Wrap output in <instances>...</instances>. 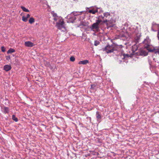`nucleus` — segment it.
<instances>
[{
  "label": "nucleus",
  "mask_w": 159,
  "mask_h": 159,
  "mask_svg": "<svg viewBox=\"0 0 159 159\" xmlns=\"http://www.w3.org/2000/svg\"><path fill=\"white\" fill-rule=\"evenodd\" d=\"M100 50L103 52H105L107 54L113 53L117 56V61L120 64L124 61V59L125 57V55L122 54L120 51V49L114 45H107L104 48H102Z\"/></svg>",
  "instance_id": "obj_1"
},
{
  "label": "nucleus",
  "mask_w": 159,
  "mask_h": 159,
  "mask_svg": "<svg viewBox=\"0 0 159 159\" xmlns=\"http://www.w3.org/2000/svg\"><path fill=\"white\" fill-rule=\"evenodd\" d=\"M151 40L149 37L147 36L143 43L144 44V48H146L150 52H153L156 54H159V45L158 48L157 49L153 48L151 49L150 48V45Z\"/></svg>",
  "instance_id": "obj_2"
},
{
  "label": "nucleus",
  "mask_w": 159,
  "mask_h": 159,
  "mask_svg": "<svg viewBox=\"0 0 159 159\" xmlns=\"http://www.w3.org/2000/svg\"><path fill=\"white\" fill-rule=\"evenodd\" d=\"M130 29L131 31V33H134V40L136 44L138 43L141 36V33L139 30L138 28L136 26L134 27H131Z\"/></svg>",
  "instance_id": "obj_3"
},
{
  "label": "nucleus",
  "mask_w": 159,
  "mask_h": 159,
  "mask_svg": "<svg viewBox=\"0 0 159 159\" xmlns=\"http://www.w3.org/2000/svg\"><path fill=\"white\" fill-rule=\"evenodd\" d=\"M96 20H99L100 23L102 21L104 23L107 22V25H108L109 27H113L115 25L114 23H112L111 22V21L107 20V19L105 18L104 16H103L102 15L99 16L98 19Z\"/></svg>",
  "instance_id": "obj_4"
},
{
  "label": "nucleus",
  "mask_w": 159,
  "mask_h": 159,
  "mask_svg": "<svg viewBox=\"0 0 159 159\" xmlns=\"http://www.w3.org/2000/svg\"><path fill=\"white\" fill-rule=\"evenodd\" d=\"M100 23L99 20H96V22L93 23L89 28L91 31L93 32L99 31L100 27Z\"/></svg>",
  "instance_id": "obj_5"
},
{
  "label": "nucleus",
  "mask_w": 159,
  "mask_h": 159,
  "mask_svg": "<svg viewBox=\"0 0 159 159\" xmlns=\"http://www.w3.org/2000/svg\"><path fill=\"white\" fill-rule=\"evenodd\" d=\"M77 13L78 12L77 11L75 12H73L71 14L68 15L67 16V18H68L67 22L68 23H74L76 19L75 16L78 15L77 14Z\"/></svg>",
  "instance_id": "obj_6"
},
{
  "label": "nucleus",
  "mask_w": 159,
  "mask_h": 159,
  "mask_svg": "<svg viewBox=\"0 0 159 159\" xmlns=\"http://www.w3.org/2000/svg\"><path fill=\"white\" fill-rule=\"evenodd\" d=\"M90 8H91V9L89 11V12L93 14H95L96 13L98 12V9L100 10L102 9L100 7H96V6L90 7Z\"/></svg>",
  "instance_id": "obj_7"
},
{
  "label": "nucleus",
  "mask_w": 159,
  "mask_h": 159,
  "mask_svg": "<svg viewBox=\"0 0 159 159\" xmlns=\"http://www.w3.org/2000/svg\"><path fill=\"white\" fill-rule=\"evenodd\" d=\"M64 23L61 24L56 23V26L58 29L61 30L62 31H64L66 30V29L64 25Z\"/></svg>",
  "instance_id": "obj_8"
},
{
  "label": "nucleus",
  "mask_w": 159,
  "mask_h": 159,
  "mask_svg": "<svg viewBox=\"0 0 159 159\" xmlns=\"http://www.w3.org/2000/svg\"><path fill=\"white\" fill-rule=\"evenodd\" d=\"M159 27V24H157L155 23H153L151 27L152 30V31L156 32L157 31L156 28H158Z\"/></svg>",
  "instance_id": "obj_9"
},
{
  "label": "nucleus",
  "mask_w": 159,
  "mask_h": 159,
  "mask_svg": "<svg viewBox=\"0 0 159 159\" xmlns=\"http://www.w3.org/2000/svg\"><path fill=\"white\" fill-rule=\"evenodd\" d=\"M25 45L27 47H32L34 46L35 45L33 43L30 41H28L25 42Z\"/></svg>",
  "instance_id": "obj_10"
},
{
  "label": "nucleus",
  "mask_w": 159,
  "mask_h": 159,
  "mask_svg": "<svg viewBox=\"0 0 159 159\" xmlns=\"http://www.w3.org/2000/svg\"><path fill=\"white\" fill-rule=\"evenodd\" d=\"M51 13L53 17V19L54 21H57V19L60 17V16H58L57 15V14L56 13H55L54 11H51Z\"/></svg>",
  "instance_id": "obj_11"
},
{
  "label": "nucleus",
  "mask_w": 159,
  "mask_h": 159,
  "mask_svg": "<svg viewBox=\"0 0 159 159\" xmlns=\"http://www.w3.org/2000/svg\"><path fill=\"white\" fill-rule=\"evenodd\" d=\"M2 111L4 114L9 113V109L8 107L4 106L3 108L2 107Z\"/></svg>",
  "instance_id": "obj_12"
},
{
  "label": "nucleus",
  "mask_w": 159,
  "mask_h": 159,
  "mask_svg": "<svg viewBox=\"0 0 159 159\" xmlns=\"http://www.w3.org/2000/svg\"><path fill=\"white\" fill-rule=\"evenodd\" d=\"M96 117L97 121L99 122H100L101 121V116L99 112L98 111L96 112Z\"/></svg>",
  "instance_id": "obj_13"
},
{
  "label": "nucleus",
  "mask_w": 159,
  "mask_h": 159,
  "mask_svg": "<svg viewBox=\"0 0 159 159\" xmlns=\"http://www.w3.org/2000/svg\"><path fill=\"white\" fill-rule=\"evenodd\" d=\"M89 61L87 60H85L83 61H80L78 62V64L79 65H86L87 63H89Z\"/></svg>",
  "instance_id": "obj_14"
},
{
  "label": "nucleus",
  "mask_w": 159,
  "mask_h": 159,
  "mask_svg": "<svg viewBox=\"0 0 159 159\" xmlns=\"http://www.w3.org/2000/svg\"><path fill=\"white\" fill-rule=\"evenodd\" d=\"M3 68L6 71H8L11 69V67L10 65H5L4 66Z\"/></svg>",
  "instance_id": "obj_15"
},
{
  "label": "nucleus",
  "mask_w": 159,
  "mask_h": 159,
  "mask_svg": "<svg viewBox=\"0 0 159 159\" xmlns=\"http://www.w3.org/2000/svg\"><path fill=\"white\" fill-rule=\"evenodd\" d=\"M57 19V21H57L56 22V23H58L60 24L64 23L63 19L61 16H60V17H59Z\"/></svg>",
  "instance_id": "obj_16"
},
{
  "label": "nucleus",
  "mask_w": 159,
  "mask_h": 159,
  "mask_svg": "<svg viewBox=\"0 0 159 159\" xmlns=\"http://www.w3.org/2000/svg\"><path fill=\"white\" fill-rule=\"evenodd\" d=\"M110 13L108 12H106L105 13H104L103 14V16H104V17L105 18L107 19V18L109 19L110 17Z\"/></svg>",
  "instance_id": "obj_17"
},
{
  "label": "nucleus",
  "mask_w": 159,
  "mask_h": 159,
  "mask_svg": "<svg viewBox=\"0 0 159 159\" xmlns=\"http://www.w3.org/2000/svg\"><path fill=\"white\" fill-rule=\"evenodd\" d=\"M132 51L133 52L136 51L138 49L137 46L136 45V44L133 45L132 46Z\"/></svg>",
  "instance_id": "obj_18"
},
{
  "label": "nucleus",
  "mask_w": 159,
  "mask_h": 159,
  "mask_svg": "<svg viewBox=\"0 0 159 159\" xmlns=\"http://www.w3.org/2000/svg\"><path fill=\"white\" fill-rule=\"evenodd\" d=\"M98 87L96 84H93L91 85L90 89L91 90H96Z\"/></svg>",
  "instance_id": "obj_19"
},
{
  "label": "nucleus",
  "mask_w": 159,
  "mask_h": 159,
  "mask_svg": "<svg viewBox=\"0 0 159 159\" xmlns=\"http://www.w3.org/2000/svg\"><path fill=\"white\" fill-rule=\"evenodd\" d=\"M15 52V50L14 49L10 48L7 52V54H10Z\"/></svg>",
  "instance_id": "obj_20"
},
{
  "label": "nucleus",
  "mask_w": 159,
  "mask_h": 159,
  "mask_svg": "<svg viewBox=\"0 0 159 159\" xmlns=\"http://www.w3.org/2000/svg\"><path fill=\"white\" fill-rule=\"evenodd\" d=\"M20 8L22 10L25 12H29L30 11L28 9L26 8L24 6H21Z\"/></svg>",
  "instance_id": "obj_21"
},
{
  "label": "nucleus",
  "mask_w": 159,
  "mask_h": 159,
  "mask_svg": "<svg viewBox=\"0 0 159 159\" xmlns=\"http://www.w3.org/2000/svg\"><path fill=\"white\" fill-rule=\"evenodd\" d=\"M12 119L13 120L16 122H17L18 120V118L16 117L15 115H12Z\"/></svg>",
  "instance_id": "obj_22"
},
{
  "label": "nucleus",
  "mask_w": 159,
  "mask_h": 159,
  "mask_svg": "<svg viewBox=\"0 0 159 159\" xmlns=\"http://www.w3.org/2000/svg\"><path fill=\"white\" fill-rule=\"evenodd\" d=\"M140 55L141 56H146L147 54L146 52L144 51H141L140 52Z\"/></svg>",
  "instance_id": "obj_23"
},
{
  "label": "nucleus",
  "mask_w": 159,
  "mask_h": 159,
  "mask_svg": "<svg viewBox=\"0 0 159 159\" xmlns=\"http://www.w3.org/2000/svg\"><path fill=\"white\" fill-rule=\"evenodd\" d=\"M34 22V19L33 17H31L29 20V22L30 24H32Z\"/></svg>",
  "instance_id": "obj_24"
},
{
  "label": "nucleus",
  "mask_w": 159,
  "mask_h": 159,
  "mask_svg": "<svg viewBox=\"0 0 159 159\" xmlns=\"http://www.w3.org/2000/svg\"><path fill=\"white\" fill-rule=\"evenodd\" d=\"M22 20L25 22H26L28 20V19L26 17L23 16L22 17Z\"/></svg>",
  "instance_id": "obj_25"
},
{
  "label": "nucleus",
  "mask_w": 159,
  "mask_h": 159,
  "mask_svg": "<svg viewBox=\"0 0 159 159\" xmlns=\"http://www.w3.org/2000/svg\"><path fill=\"white\" fill-rule=\"evenodd\" d=\"M99 43L100 42L96 40L94 41V45L96 46L98 45L99 44Z\"/></svg>",
  "instance_id": "obj_26"
},
{
  "label": "nucleus",
  "mask_w": 159,
  "mask_h": 159,
  "mask_svg": "<svg viewBox=\"0 0 159 159\" xmlns=\"http://www.w3.org/2000/svg\"><path fill=\"white\" fill-rule=\"evenodd\" d=\"M75 58L73 56H71L70 58V60L71 61H75Z\"/></svg>",
  "instance_id": "obj_27"
},
{
  "label": "nucleus",
  "mask_w": 159,
  "mask_h": 159,
  "mask_svg": "<svg viewBox=\"0 0 159 159\" xmlns=\"http://www.w3.org/2000/svg\"><path fill=\"white\" fill-rule=\"evenodd\" d=\"M1 49L2 51L3 52H5V51H6V48L3 46H2L1 47Z\"/></svg>",
  "instance_id": "obj_28"
},
{
  "label": "nucleus",
  "mask_w": 159,
  "mask_h": 159,
  "mask_svg": "<svg viewBox=\"0 0 159 159\" xmlns=\"http://www.w3.org/2000/svg\"><path fill=\"white\" fill-rule=\"evenodd\" d=\"M85 26L84 23L83 21L81 22L79 25V26Z\"/></svg>",
  "instance_id": "obj_29"
},
{
  "label": "nucleus",
  "mask_w": 159,
  "mask_h": 159,
  "mask_svg": "<svg viewBox=\"0 0 159 159\" xmlns=\"http://www.w3.org/2000/svg\"><path fill=\"white\" fill-rule=\"evenodd\" d=\"M10 59V56H7L6 57V59L7 61H9V60Z\"/></svg>",
  "instance_id": "obj_30"
},
{
  "label": "nucleus",
  "mask_w": 159,
  "mask_h": 159,
  "mask_svg": "<svg viewBox=\"0 0 159 159\" xmlns=\"http://www.w3.org/2000/svg\"><path fill=\"white\" fill-rule=\"evenodd\" d=\"M48 66L51 69H52V67L51 65L49 64V66Z\"/></svg>",
  "instance_id": "obj_31"
},
{
  "label": "nucleus",
  "mask_w": 159,
  "mask_h": 159,
  "mask_svg": "<svg viewBox=\"0 0 159 159\" xmlns=\"http://www.w3.org/2000/svg\"><path fill=\"white\" fill-rule=\"evenodd\" d=\"M30 15L29 14H28L27 15L26 17L28 19V18H29L30 17Z\"/></svg>",
  "instance_id": "obj_32"
},
{
  "label": "nucleus",
  "mask_w": 159,
  "mask_h": 159,
  "mask_svg": "<svg viewBox=\"0 0 159 159\" xmlns=\"http://www.w3.org/2000/svg\"><path fill=\"white\" fill-rule=\"evenodd\" d=\"M91 9V8H90V7H86V9L87 10H88V9Z\"/></svg>",
  "instance_id": "obj_33"
},
{
  "label": "nucleus",
  "mask_w": 159,
  "mask_h": 159,
  "mask_svg": "<svg viewBox=\"0 0 159 159\" xmlns=\"http://www.w3.org/2000/svg\"><path fill=\"white\" fill-rule=\"evenodd\" d=\"M84 12V11H80V12H79L80 13V14H79V15H80L82 12Z\"/></svg>",
  "instance_id": "obj_34"
},
{
  "label": "nucleus",
  "mask_w": 159,
  "mask_h": 159,
  "mask_svg": "<svg viewBox=\"0 0 159 159\" xmlns=\"http://www.w3.org/2000/svg\"><path fill=\"white\" fill-rule=\"evenodd\" d=\"M93 35H96V34H95V33H94L93 34Z\"/></svg>",
  "instance_id": "obj_35"
},
{
  "label": "nucleus",
  "mask_w": 159,
  "mask_h": 159,
  "mask_svg": "<svg viewBox=\"0 0 159 159\" xmlns=\"http://www.w3.org/2000/svg\"><path fill=\"white\" fill-rule=\"evenodd\" d=\"M82 18L83 19H84V17H82Z\"/></svg>",
  "instance_id": "obj_36"
},
{
  "label": "nucleus",
  "mask_w": 159,
  "mask_h": 159,
  "mask_svg": "<svg viewBox=\"0 0 159 159\" xmlns=\"http://www.w3.org/2000/svg\"><path fill=\"white\" fill-rule=\"evenodd\" d=\"M126 55H127V56H128V54H126Z\"/></svg>",
  "instance_id": "obj_37"
}]
</instances>
